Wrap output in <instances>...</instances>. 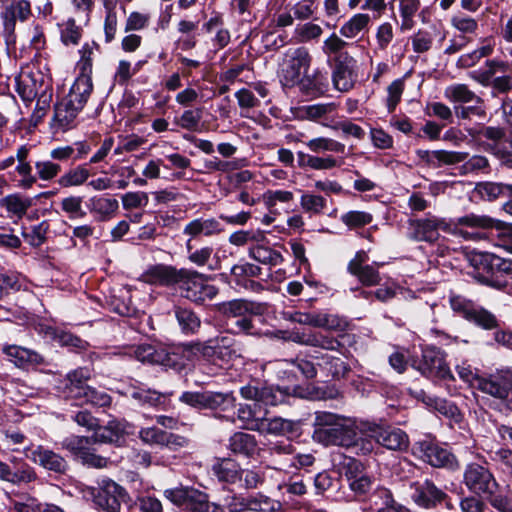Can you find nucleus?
Returning a JSON list of instances; mask_svg holds the SVG:
<instances>
[{"instance_id": "72a5a7b5", "label": "nucleus", "mask_w": 512, "mask_h": 512, "mask_svg": "<svg viewBox=\"0 0 512 512\" xmlns=\"http://www.w3.org/2000/svg\"><path fill=\"white\" fill-rule=\"evenodd\" d=\"M223 495L216 502L217 512H246L247 495L223 486Z\"/></svg>"}, {"instance_id": "f257e3e1", "label": "nucleus", "mask_w": 512, "mask_h": 512, "mask_svg": "<svg viewBox=\"0 0 512 512\" xmlns=\"http://www.w3.org/2000/svg\"><path fill=\"white\" fill-rule=\"evenodd\" d=\"M314 425L313 439L325 446L349 448L358 430L354 420L328 411L315 412Z\"/></svg>"}, {"instance_id": "c85d7f7f", "label": "nucleus", "mask_w": 512, "mask_h": 512, "mask_svg": "<svg viewBox=\"0 0 512 512\" xmlns=\"http://www.w3.org/2000/svg\"><path fill=\"white\" fill-rule=\"evenodd\" d=\"M35 330H37L39 333H43L46 338L55 340L63 346L85 349L88 345V343L81 338L66 331H58L56 328L48 325L46 322H36Z\"/></svg>"}, {"instance_id": "dca6fc26", "label": "nucleus", "mask_w": 512, "mask_h": 512, "mask_svg": "<svg viewBox=\"0 0 512 512\" xmlns=\"http://www.w3.org/2000/svg\"><path fill=\"white\" fill-rule=\"evenodd\" d=\"M25 454L33 463L54 473L65 474L68 470V463L61 455L41 445L25 449Z\"/></svg>"}, {"instance_id": "603ef678", "label": "nucleus", "mask_w": 512, "mask_h": 512, "mask_svg": "<svg viewBox=\"0 0 512 512\" xmlns=\"http://www.w3.org/2000/svg\"><path fill=\"white\" fill-rule=\"evenodd\" d=\"M322 34V27L313 22L299 24L294 29V37L299 43H307L318 40Z\"/></svg>"}, {"instance_id": "680f3d73", "label": "nucleus", "mask_w": 512, "mask_h": 512, "mask_svg": "<svg viewBox=\"0 0 512 512\" xmlns=\"http://www.w3.org/2000/svg\"><path fill=\"white\" fill-rule=\"evenodd\" d=\"M462 416L457 407L450 405V430H453L456 441L454 444L466 443L469 441V432L461 425Z\"/></svg>"}, {"instance_id": "c756f323", "label": "nucleus", "mask_w": 512, "mask_h": 512, "mask_svg": "<svg viewBox=\"0 0 512 512\" xmlns=\"http://www.w3.org/2000/svg\"><path fill=\"white\" fill-rule=\"evenodd\" d=\"M460 162H464L461 169L465 174L473 172H490L489 161L486 157L481 155H473L469 157V154L466 152L450 151V166Z\"/></svg>"}, {"instance_id": "393cba45", "label": "nucleus", "mask_w": 512, "mask_h": 512, "mask_svg": "<svg viewBox=\"0 0 512 512\" xmlns=\"http://www.w3.org/2000/svg\"><path fill=\"white\" fill-rule=\"evenodd\" d=\"M367 261V253L365 251H359L349 262L348 270L351 274L356 276L363 285H377L380 282V275L373 266L366 264Z\"/></svg>"}, {"instance_id": "a18cd8bd", "label": "nucleus", "mask_w": 512, "mask_h": 512, "mask_svg": "<svg viewBox=\"0 0 512 512\" xmlns=\"http://www.w3.org/2000/svg\"><path fill=\"white\" fill-rule=\"evenodd\" d=\"M249 256L255 261L268 266H277L283 261L280 252L262 245L252 246L249 249Z\"/></svg>"}, {"instance_id": "5701e85b", "label": "nucleus", "mask_w": 512, "mask_h": 512, "mask_svg": "<svg viewBox=\"0 0 512 512\" xmlns=\"http://www.w3.org/2000/svg\"><path fill=\"white\" fill-rule=\"evenodd\" d=\"M241 396L266 406H276L283 402L285 393L278 387L246 385L240 389Z\"/></svg>"}, {"instance_id": "052dcab7", "label": "nucleus", "mask_w": 512, "mask_h": 512, "mask_svg": "<svg viewBox=\"0 0 512 512\" xmlns=\"http://www.w3.org/2000/svg\"><path fill=\"white\" fill-rule=\"evenodd\" d=\"M300 206L303 211L313 215H318L321 214L325 209L326 200L320 195L306 192L301 195Z\"/></svg>"}, {"instance_id": "de8ad7c7", "label": "nucleus", "mask_w": 512, "mask_h": 512, "mask_svg": "<svg viewBox=\"0 0 512 512\" xmlns=\"http://www.w3.org/2000/svg\"><path fill=\"white\" fill-rule=\"evenodd\" d=\"M399 12L401 16L400 29L402 31L411 30L414 26V17L420 8L419 0H398Z\"/></svg>"}, {"instance_id": "20e7f679", "label": "nucleus", "mask_w": 512, "mask_h": 512, "mask_svg": "<svg viewBox=\"0 0 512 512\" xmlns=\"http://www.w3.org/2000/svg\"><path fill=\"white\" fill-rule=\"evenodd\" d=\"M312 63V55L305 46L288 48L279 62V77L285 86L301 84Z\"/></svg>"}, {"instance_id": "2eb2a0df", "label": "nucleus", "mask_w": 512, "mask_h": 512, "mask_svg": "<svg viewBox=\"0 0 512 512\" xmlns=\"http://www.w3.org/2000/svg\"><path fill=\"white\" fill-rule=\"evenodd\" d=\"M371 436H375L379 445L389 450H404L408 447V437L398 428H384L378 424H368L365 428Z\"/></svg>"}, {"instance_id": "4468645a", "label": "nucleus", "mask_w": 512, "mask_h": 512, "mask_svg": "<svg viewBox=\"0 0 512 512\" xmlns=\"http://www.w3.org/2000/svg\"><path fill=\"white\" fill-rule=\"evenodd\" d=\"M204 357L212 359L213 362L221 360L228 363L234 357H237V350L234 348V340L229 336H220L209 339L205 344L197 348Z\"/></svg>"}, {"instance_id": "412c9836", "label": "nucleus", "mask_w": 512, "mask_h": 512, "mask_svg": "<svg viewBox=\"0 0 512 512\" xmlns=\"http://www.w3.org/2000/svg\"><path fill=\"white\" fill-rule=\"evenodd\" d=\"M456 371L459 377L470 386L475 387L482 392L489 394L491 396H503L505 394V390L498 379H494V376H490L489 378L479 377L474 374L471 367L468 366H457Z\"/></svg>"}, {"instance_id": "a878e982", "label": "nucleus", "mask_w": 512, "mask_h": 512, "mask_svg": "<svg viewBox=\"0 0 512 512\" xmlns=\"http://www.w3.org/2000/svg\"><path fill=\"white\" fill-rule=\"evenodd\" d=\"M212 474L216 477L219 483L226 485H234L241 482V465L231 459L222 458L218 459L211 467Z\"/></svg>"}, {"instance_id": "b1692460", "label": "nucleus", "mask_w": 512, "mask_h": 512, "mask_svg": "<svg viewBox=\"0 0 512 512\" xmlns=\"http://www.w3.org/2000/svg\"><path fill=\"white\" fill-rule=\"evenodd\" d=\"M223 227L215 218H196L187 223L183 229V234L189 236L186 242L187 251L191 250V241L200 235L210 237L223 232Z\"/></svg>"}, {"instance_id": "e2e57ef3", "label": "nucleus", "mask_w": 512, "mask_h": 512, "mask_svg": "<svg viewBox=\"0 0 512 512\" xmlns=\"http://www.w3.org/2000/svg\"><path fill=\"white\" fill-rule=\"evenodd\" d=\"M61 41L66 46L77 45L81 38V28L73 19H68L59 25Z\"/></svg>"}, {"instance_id": "ea45409f", "label": "nucleus", "mask_w": 512, "mask_h": 512, "mask_svg": "<svg viewBox=\"0 0 512 512\" xmlns=\"http://www.w3.org/2000/svg\"><path fill=\"white\" fill-rule=\"evenodd\" d=\"M423 360L426 369L433 375L445 379L448 376V366L444 355L436 348H427L423 351Z\"/></svg>"}, {"instance_id": "c9c22d12", "label": "nucleus", "mask_w": 512, "mask_h": 512, "mask_svg": "<svg viewBox=\"0 0 512 512\" xmlns=\"http://www.w3.org/2000/svg\"><path fill=\"white\" fill-rule=\"evenodd\" d=\"M2 351L18 367H24L28 364H39L43 361L38 353L17 345H5Z\"/></svg>"}, {"instance_id": "a211bd4d", "label": "nucleus", "mask_w": 512, "mask_h": 512, "mask_svg": "<svg viewBox=\"0 0 512 512\" xmlns=\"http://www.w3.org/2000/svg\"><path fill=\"white\" fill-rule=\"evenodd\" d=\"M299 423L282 417H261L254 420L250 430L257 431L260 434H270L275 436H286L297 432Z\"/></svg>"}, {"instance_id": "cd10ccee", "label": "nucleus", "mask_w": 512, "mask_h": 512, "mask_svg": "<svg viewBox=\"0 0 512 512\" xmlns=\"http://www.w3.org/2000/svg\"><path fill=\"white\" fill-rule=\"evenodd\" d=\"M415 450L421 458L434 467H444L448 463V451L433 440L425 439L417 442Z\"/></svg>"}, {"instance_id": "0eeeda50", "label": "nucleus", "mask_w": 512, "mask_h": 512, "mask_svg": "<svg viewBox=\"0 0 512 512\" xmlns=\"http://www.w3.org/2000/svg\"><path fill=\"white\" fill-rule=\"evenodd\" d=\"M15 86L20 98L30 104L36 96L51 89L52 83L41 71L27 68L15 78Z\"/></svg>"}, {"instance_id": "338daca9", "label": "nucleus", "mask_w": 512, "mask_h": 512, "mask_svg": "<svg viewBox=\"0 0 512 512\" xmlns=\"http://www.w3.org/2000/svg\"><path fill=\"white\" fill-rule=\"evenodd\" d=\"M36 176L43 181H51L61 171V166L51 160H39L34 164Z\"/></svg>"}, {"instance_id": "39448f33", "label": "nucleus", "mask_w": 512, "mask_h": 512, "mask_svg": "<svg viewBox=\"0 0 512 512\" xmlns=\"http://www.w3.org/2000/svg\"><path fill=\"white\" fill-rule=\"evenodd\" d=\"M164 495L173 504L182 507L183 512H217L216 502H211L207 493L195 488L167 489Z\"/></svg>"}, {"instance_id": "13d9d810", "label": "nucleus", "mask_w": 512, "mask_h": 512, "mask_svg": "<svg viewBox=\"0 0 512 512\" xmlns=\"http://www.w3.org/2000/svg\"><path fill=\"white\" fill-rule=\"evenodd\" d=\"M85 394L81 396L84 403L91 404L96 407H109L112 403L111 396L102 389L89 386L85 388Z\"/></svg>"}, {"instance_id": "0e129e2a", "label": "nucleus", "mask_w": 512, "mask_h": 512, "mask_svg": "<svg viewBox=\"0 0 512 512\" xmlns=\"http://www.w3.org/2000/svg\"><path fill=\"white\" fill-rule=\"evenodd\" d=\"M2 205L9 213L22 217L31 206V200L22 198L19 195H9L2 200Z\"/></svg>"}, {"instance_id": "f8f14e48", "label": "nucleus", "mask_w": 512, "mask_h": 512, "mask_svg": "<svg viewBox=\"0 0 512 512\" xmlns=\"http://www.w3.org/2000/svg\"><path fill=\"white\" fill-rule=\"evenodd\" d=\"M473 197L480 200L494 202L505 200L502 209L512 216V184L493 181H480L475 184Z\"/></svg>"}, {"instance_id": "bb28decb", "label": "nucleus", "mask_w": 512, "mask_h": 512, "mask_svg": "<svg viewBox=\"0 0 512 512\" xmlns=\"http://www.w3.org/2000/svg\"><path fill=\"white\" fill-rule=\"evenodd\" d=\"M228 447L233 454L246 458L255 457L260 450L256 437L246 432H235L229 438Z\"/></svg>"}, {"instance_id": "f3484780", "label": "nucleus", "mask_w": 512, "mask_h": 512, "mask_svg": "<svg viewBox=\"0 0 512 512\" xmlns=\"http://www.w3.org/2000/svg\"><path fill=\"white\" fill-rule=\"evenodd\" d=\"M410 497L420 507L432 508L441 503L446 494L438 489L433 482H413L410 485Z\"/></svg>"}, {"instance_id": "1a4fd4ad", "label": "nucleus", "mask_w": 512, "mask_h": 512, "mask_svg": "<svg viewBox=\"0 0 512 512\" xmlns=\"http://www.w3.org/2000/svg\"><path fill=\"white\" fill-rule=\"evenodd\" d=\"M32 15L30 2L27 0L12 1L0 14L3 37L6 43L15 42L16 22H26Z\"/></svg>"}, {"instance_id": "5fc2aeb1", "label": "nucleus", "mask_w": 512, "mask_h": 512, "mask_svg": "<svg viewBox=\"0 0 512 512\" xmlns=\"http://www.w3.org/2000/svg\"><path fill=\"white\" fill-rule=\"evenodd\" d=\"M450 102L454 104L475 102L478 104L481 102V98L471 91L466 84H455L450 86Z\"/></svg>"}, {"instance_id": "ddd939ff", "label": "nucleus", "mask_w": 512, "mask_h": 512, "mask_svg": "<svg viewBox=\"0 0 512 512\" xmlns=\"http://www.w3.org/2000/svg\"><path fill=\"white\" fill-rule=\"evenodd\" d=\"M450 308L455 316L465 320H497L491 312L462 295L450 294Z\"/></svg>"}, {"instance_id": "774afa93", "label": "nucleus", "mask_w": 512, "mask_h": 512, "mask_svg": "<svg viewBox=\"0 0 512 512\" xmlns=\"http://www.w3.org/2000/svg\"><path fill=\"white\" fill-rule=\"evenodd\" d=\"M202 118V109L185 110L179 118L175 119V123L181 128L196 131Z\"/></svg>"}, {"instance_id": "bf43d9fd", "label": "nucleus", "mask_w": 512, "mask_h": 512, "mask_svg": "<svg viewBox=\"0 0 512 512\" xmlns=\"http://www.w3.org/2000/svg\"><path fill=\"white\" fill-rule=\"evenodd\" d=\"M262 198L268 211L276 213L277 203H289L294 199V195L291 191L287 190H268L263 194Z\"/></svg>"}, {"instance_id": "864d4df0", "label": "nucleus", "mask_w": 512, "mask_h": 512, "mask_svg": "<svg viewBox=\"0 0 512 512\" xmlns=\"http://www.w3.org/2000/svg\"><path fill=\"white\" fill-rule=\"evenodd\" d=\"M301 85L312 93H324L328 87V75L317 69L312 75H306Z\"/></svg>"}, {"instance_id": "6ab92c4d", "label": "nucleus", "mask_w": 512, "mask_h": 512, "mask_svg": "<svg viewBox=\"0 0 512 512\" xmlns=\"http://www.w3.org/2000/svg\"><path fill=\"white\" fill-rule=\"evenodd\" d=\"M183 273L181 269L173 266L157 264L145 270L139 279L150 285L174 286L178 284L180 275Z\"/></svg>"}, {"instance_id": "6e6552de", "label": "nucleus", "mask_w": 512, "mask_h": 512, "mask_svg": "<svg viewBox=\"0 0 512 512\" xmlns=\"http://www.w3.org/2000/svg\"><path fill=\"white\" fill-rule=\"evenodd\" d=\"M220 316L250 320L253 317L269 316L271 307L266 303L246 299H234L217 305Z\"/></svg>"}, {"instance_id": "423d86ee", "label": "nucleus", "mask_w": 512, "mask_h": 512, "mask_svg": "<svg viewBox=\"0 0 512 512\" xmlns=\"http://www.w3.org/2000/svg\"><path fill=\"white\" fill-rule=\"evenodd\" d=\"M178 287L183 297L194 301L202 302L206 299H212L218 292L214 285L207 281V277L203 274L186 268H181Z\"/></svg>"}, {"instance_id": "473e14b6", "label": "nucleus", "mask_w": 512, "mask_h": 512, "mask_svg": "<svg viewBox=\"0 0 512 512\" xmlns=\"http://www.w3.org/2000/svg\"><path fill=\"white\" fill-rule=\"evenodd\" d=\"M93 90L92 80L87 75L79 76L73 83L69 94L65 97L80 111L83 109Z\"/></svg>"}, {"instance_id": "f03ea898", "label": "nucleus", "mask_w": 512, "mask_h": 512, "mask_svg": "<svg viewBox=\"0 0 512 512\" xmlns=\"http://www.w3.org/2000/svg\"><path fill=\"white\" fill-rule=\"evenodd\" d=\"M493 231L498 237H507L512 240V223L492 218L488 215L474 213L450 219V234L465 239H480L488 237Z\"/></svg>"}, {"instance_id": "4c0bfd02", "label": "nucleus", "mask_w": 512, "mask_h": 512, "mask_svg": "<svg viewBox=\"0 0 512 512\" xmlns=\"http://www.w3.org/2000/svg\"><path fill=\"white\" fill-rule=\"evenodd\" d=\"M282 503L261 492L247 495L246 512H279Z\"/></svg>"}, {"instance_id": "37998d69", "label": "nucleus", "mask_w": 512, "mask_h": 512, "mask_svg": "<svg viewBox=\"0 0 512 512\" xmlns=\"http://www.w3.org/2000/svg\"><path fill=\"white\" fill-rule=\"evenodd\" d=\"M130 397L137 401L140 405L148 407H157L164 403V398L169 397L172 393H159L155 390L145 389L142 387H133L129 393Z\"/></svg>"}, {"instance_id": "6e6d98bb", "label": "nucleus", "mask_w": 512, "mask_h": 512, "mask_svg": "<svg viewBox=\"0 0 512 512\" xmlns=\"http://www.w3.org/2000/svg\"><path fill=\"white\" fill-rule=\"evenodd\" d=\"M265 238L261 230H238L230 234L228 241L234 246H244L248 243H259Z\"/></svg>"}, {"instance_id": "58836bf2", "label": "nucleus", "mask_w": 512, "mask_h": 512, "mask_svg": "<svg viewBox=\"0 0 512 512\" xmlns=\"http://www.w3.org/2000/svg\"><path fill=\"white\" fill-rule=\"evenodd\" d=\"M369 422L361 423L358 425V430L354 431L353 443L348 449H352L356 454L368 455L373 452L378 444L375 436H371L370 432L366 431V426Z\"/></svg>"}, {"instance_id": "09e8293b", "label": "nucleus", "mask_w": 512, "mask_h": 512, "mask_svg": "<svg viewBox=\"0 0 512 512\" xmlns=\"http://www.w3.org/2000/svg\"><path fill=\"white\" fill-rule=\"evenodd\" d=\"M89 176V170L86 167L80 165L66 171L62 176L58 178L57 183L63 188L80 186L88 180Z\"/></svg>"}, {"instance_id": "c03bdc74", "label": "nucleus", "mask_w": 512, "mask_h": 512, "mask_svg": "<svg viewBox=\"0 0 512 512\" xmlns=\"http://www.w3.org/2000/svg\"><path fill=\"white\" fill-rule=\"evenodd\" d=\"M334 87L341 92L350 90L354 85V74L352 68L346 62H339L332 74Z\"/></svg>"}, {"instance_id": "aec40b11", "label": "nucleus", "mask_w": 512, "mask_h": 512, "mask_svg": "<svg viewBox=\"0 0 512 512\" xmlns=\"http://www.w3.org/2000/svg\"><path fill=\"white\" fill-rule=\"evenodd\" d=\"M478 256L479 252L470 247L450 248V270L475 278Z\"/></svg>"}, {"instance_id": "7c9ffc66", "label": "nucleus", "mask_w": 512, "mask_h": 512, "mask_svg": "<svg viewBox=\"0 0 512 512\" xmlns=\"http://www.w3.org/2000/svg\"><path fill=\"white\" fill-rule=\"evenodd\" d=\"M361 464L352 460L348 466L346 476L349 480V486L352 491L359 495H364L369 492L373 485L374 479L360 470Z\"/></svg>"}, {"instance_id": "9d476101", "label": "nucleus", "mask_w": 512, "mask_h": 512, "mask_svg": "<svg viewBox=\"0 0 512 512\" xmlns=\"http://www.w3.org/2000/svg\"><path fill=\"white\" fill-rule=\"evenodd\" d=\"M464 483L471 492L477 495H493L499 487L489 469L475 463L467 466L464 472Z\"/></svg>"}, {"instance_id": "7ed1b4c3", "label": "nucleus", "mask_w": 512, "mask_h": 512, "mask_svg": "<svg viewBox=\"0 0 512 512\" xmlns=\"http://www.w3.org/2000/svg\"><path fill=\"white\" fill-rule=\"evenodd\" d=\"M477 259L475 279L478 282L497 289L506 287L507 279H512V259L489 252H479Z\"/></svg>"}, {"instance_id": "79ce46f5", "label": "nucleus", "mask_w": 512, "mask_h": 512, "mask_svg": "<svg viewBox=\"0 0 512 512\" xmlns=\"http://www.w3.org/2000/svg\"><path fill=\"white\" fill-rule=\"evenodd\" d=\"M13 466H10L9 483L19 485L22 483H30L36 479L35 470L22 460L16 457L11 459Z\"/></svg>"}, {"instance_id": "69168bd1", "label": "nucleus", "mask_w": 512, "mask_h": 512, "mask_svg": "<svg viewBox=\"0 0 512 512\" xmlns=\"http://www.w3.org/2000/svg\"><path fill=\"white\" fill-rule=\"evenodd\" d=\"M49 224L46 221L34 225L28 232L23 231L22 236L32 247H39L46 241Z\"/></svg>"}, {"instance_id": "49530a36", "label": "nucleus", "mask_w": 512, "mask_h": 512, "mask_svg": "<svg viewBox=\"0 0 512 512\" xmlns=\"http://www.w3.org/2000/svg\"><path fill=\"white\" fill-rule=\"evenodd\" d=\"M306 147L313 153L335 152L343 153L345 145L339 141L327 137H316L304 142Z\"/></svg>"}, {"instance_id": "a19ab883", "label": "nucleus", "mask_w": 512, "mask_h": 512, "mask_svg": "<svg viewBox=\"0 0 512 512\" xmlns=\"http://www.w3.org/2000/svg\"><path fill=\"white\" fill-rule=\"evenodd\" d=\"M370 22L371 16L369 14L356 13L340 27L339 33L347 39L356 38L369 27Z\"/></svg>"}, {"instance_id": "9b49d317", "label": "nucleus", "mask_w": 512, "mask_h": 512, "mask_svg": "<svg viewBox=\"0 0 512 512\" xmlns=\"http://www.w3.org/2000/svg\"><path fill=\"white\" fill-rule=\"evenodd\" d=\"M126 498V490L111 479H103L93 494L95 505L106 512H118Z\"/></svg>"}, {"instance_id": "4be33fe9", "label": "nucleus", "mask_w": 512, "mask_h": 512, "mask_svg": "<svg viewBox=\"0 0 512 512\" xmlns=\"http://www.w3.org/2000/svg\"><path fill=\"white\" fill-rule=\"evenodd\" d=\"M439 230H446L444 221L430 216L421 220L409 221V237L417 241H435L438 239Z\"/></svg>"}, {"instance_id": "2f4dec72", "label": "nucleus", "mask_w": 512, "mask_h": 512, "mask_svg": "<svg viewBox=\"0 0 512 512\" xmlns=\"http://www.w3.org/2000/svg\"><path fill=\"white\" fill-rule=\"evenodd\" d=\"M90 376V371L86 368H78L69 372L66 376L65 385L67 396L81 399V396L85 394V388L89 387L86 382L90 379Z\"/></svg>"}, {"instance_id": "8fccbe9b", "label": "nucleus", "mask_w": 512, "mask_h": 512, "mask_svg": "<svg viewBox=\"0 0 512 512\" xmlns=\"http://www.w3.org/2000/svg\"><path fill=\"white\" fill-rule=\"evenodd\" d=\"M235 397L232 392L222 393L206 391L204 409H228L235 406Z\"/></svg>"}, {"instance_id": "e433bc0d", "label": "nucleus", "mask_w": 512, "mask_h": 512, "mask_svg": "<svg viewBox=\"0 0 512 512\" xmlns=\"http://www.w3.org/2000/svg\"><path fill=\"white\" fill-rule=\"evenodd\" d=\"M80 110L71 104V100L64 98L55 105L54 122L61 130L70 129Z\"/></svg>"}, {"instance_id": "f704fd0d", "label": "nucleus", "mask_w": 512, "mask_h": 512, "mask_svg": "<svg viewBox=\"0 0 512 512\" xmlns=\"http://www.w3.org/2000/svg\"><path fill=\"white\" fill-rule=\"evenodd\" d=\"M87 205L90 212L97 215L101 221L111 219L119 208L117 199L104 196L91 197Z\"/></svg>"}, {"instance_id": "3c124183", "label": "nucleus", "mask_w": 512, "mask_h": 512, "mask_svg": "<svg viewBox=\"0 0 512 512\" xmlns=\"http://www.w3.org/2000/svg\"><path fill=\"white\" fill-rule=\"evenodd\" d=\"M92 446L90 437L71 435L64 438L61 447L68 450L78 459Z\"/></svg>"}, {"instance_id": "4d7b16f0", "label": "nucleus", "mask_w": 512, "mask_h": 512, "mask_svg": "<svg viewBox=\"0 0 512 512\" xmlns=\"http://www.w3.org/2000/svg\"><path fill=\"white\" fill-rule=\"evenodd\" d=\"M336 105L334 103H319L307 105L302 108L303 117L311 121H320L327 115L335 112Z\"/></svg>"}]
</instances>
